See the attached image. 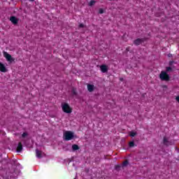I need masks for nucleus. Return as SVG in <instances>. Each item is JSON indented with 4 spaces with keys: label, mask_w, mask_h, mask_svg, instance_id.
Instances as JSON below:
<instances>
[{
    "label": "nucleus",
    "mask_w": 179,
    "mask_h": 179,
    "mask_svg": "<svg viewBox=\"0 0 179 179\" xmlns=\"http://www.w3.org/2000/svg\"><path fill=\"white\" fill-rule=\"evenodd\" d=\"M79 27H85V25H84L83 24H80L79 25Z\"/></svg>",
    "instance_id": "obj_22"
},
{
    "label": "nucleus",
    "mask_w": 179,
    "mask_h": 179,
    "mask_svg": "<svg viewBox=\"0 0 179 179\" xmlns=\"http://www.w3.org/2000/svg\"><path fill=\"white\" fill-rule=\"evenodd\" d=\"M176 101H178V103H179V96L176 97Z\"/></svg>",
    "instance_id": "obj_20"
},
{
    "label": "nucleus",
    "mask_w": 179,
    "mask_h": 179,
    "mask_svg": "<svg viewBox=\"0 0 179 179\" xmlns=\"http://www.w3.org/2000/svg\"><path fill=\"white\" fill-rule=\"evenodd\" d=\"M94 3H96V1L92 0V1H90L89 6H93V5H94Z\"/></svg>",
    "instance_id": "obj_16"
},
{
    "label": "nucleus",
    "mask_w": 179,
    "mask_h": 179,
    "mask_svg": "<svg viewBox=\"0 0 179 179\" xmlns=\"http://www.w3.org/2000/svg\"><path fill=\"white\" fill-rule=\"evenodd\" d=\"M72 150L73 151L79 150V146L78 145H76V144H74V145H72Z\"/></svg>",
    "instance_id": "obj_13"
},
{
    "label": "nucleus",
    "mask_w": 179,
    "mask_h": 179,
    "mask_svg": "<svg viewBox=\"0 0 179 179\" xmlns=\"http://www.w3.org/2000/svg\"><path fill=\"white\" fill-rule=\"evenodd\" d=\"M173 144H174V142L169 141L167 137L164 138V145H166V146H170Z\"/></svg>",
    "instance_id": "obj_5"
},
{
    "label": "nucleus",
    "mask_w": 179,
    "mask_h": 179,
    "mask_svg": "<svg viewBox=\"0 0 179 179\" xmlns=\"http://www.w3.org/2000/svg\"><path fill=\"white\" fill-rule=\"evenodd\" d=\"M0 71L1 72H8V69H6V67L2 63H0Z\"/></svg>",
    "instance_id": "obj_9"
},
{
    "label": "nucleus",
    "mask_w": 179,
    "mask_h": 179,
    "mask_svg": "<svg viewBox=\"0 0 179 179\" xmlns=\"http://www.w3.org/2000/svg\"><path fill=\"white\" fill-rule=\"evenodd\" d=\"M136 135V131H130V132H129V136L134 137V136H135Z\"/></svg>",
    "instance_id": "obj_14"
},
{
    "label": "nucleus",
    "mask_w": 179,
    "mask_h": 179,
    "mask_svg": "<svg viewBox=\"0 0 179 179\" xmlns=\"http://www.w3.org/2000/svg\"><path fill=\"white\" fill-rule=\"evenodd\" d=\"M36 157H38V159H41V157L44 156V153L38 150V149L36 150Z\"/></svg>",
    "instance_id": "obj_6"
},
{
    "label": "nucleus",
    "mask_w": 179,
    "mask_h": 179,
    "mask_svg": "<svg viewBox=\"0 0 179 179\" xmlns=\"http://www.w3.org/2000/svg\"><path fill=\"white\" fill-rule=\"evenodd\" d=\"M3 57L8 61V62H13V61H15V59H13L7 52H3Z\"/></svg>",
    "instance_id": "obj_4"
},
{
    "label": "nucleus",
    "mask_w": 179,
    "mask_h": 179,
    "mask_svg": "<svg viewBox=\"0 0 179 179\" xmlns=\"http://www.w3.org/2000/svg\"><path fill=\"white\" fill-rule=\"evenodd\" d=\"M99 13L101 14L104 13V10H103L102 8L99 9Z\"/></svg>",
    "instance_id": "obj_17"
},
{
    "label": "nucleus",
    "mask_w": 179,
    "mask_h": 179,
    "mask_svg": "<svg viewBox=\"0 0 179 179\" xmlns=\"http://www.w3.org/2000/svg\"><path fill=\"white\" fill-rule=\"evenodd\" d=\"M63 138L64 141H72L73 138H76V136L75 135V133L71 131H66L64 132Z\"/></svg>",
    "instance_id": "obj_2"
},
{
    "label": "nucleus",
    "mask_w": 179,
    "mask_h": 179,
    "mask_svg": "<svg viewBox=\"0 0 179 179\" xmlns=\"http://www.w3.org/2000/svg\"><path fill=\"white\" fill-rule=\"evenodd\" d=\"M129 148H134V146H135V143L134 141H130L129 143Z\"/></svg>",
    "instance_id": "obj_15"
},
{
    "label": "nucleus",
    "mask_w": 179,
    "mask_h": 179,
    "mask_svg": "<svg viewBox=\"0 0 179 179\" xmlns=\"http://www.w3.org/2000/svg\"><path fill=\"white\" fill-rule=\"evenodd\" d=\"M100 69H101V72H103V73H106V72H107V71H108V67L106 65H101V66H100Z\"/></svg>",
    "instance_id": "obj_8"
},
{
    "label": "nucleus",
    "mask_w": 179,
    "mask_h": 179,
    "mask_svg": "<svg viewBox=\"0 0 179 179\" xmlns=\"http://www.w3.org/2000/svg\"><path fill=\"white\" fill-rule=\"evenodd\" d=\"M159 79H161V80H165L166 82H169V80H170V76L167 74V72L162 71L159 74Z\"/></svg>",
    "instance_id": "obj_3"
},
{
    "label": "nucleus",
    "mask_w": 179,
    "mask_h": 179,
    "mask_svg": "<svg viewBox=\"0 0 179 179\" xmlns=\"http://www.w3.org/2000/svg\"><path fill=\"white\" fill-rule=\"evenodd\" d=\"M128 164V162H124V163H123V166H127Z\"/></svg>",
    "instance_id": "obj_21"
},
{
    "label": "nucleus",
    "mask_w": 179,
    "mask_h": 179,
    "mask_svg": "<svg viewBox=\"0 0 179 179\" xmlns=\"http://www.w3.org/2000/svg\"><path fill=\"white\" fill-rule=\"evenodd\" d=\"M171 67H166V72H171Z\"/></svg>",
    "instance_id": "obj_18"
},
{
    "label": "nucleus",
    "mask_w": 179,
    "mask_h": 179,
    "mask_svg": "<svg viewBox=\"0 0 179 179\" xmlns=\"http://www.w3.org/2000/svg\"><path fill=\"white\" fill-rule=\"evenodd\" d=\"M22 150H23V146L22 145V143H19L17 147V152L20 153Z\"/></svg>",
    "instance_id": "obj_11"
},
{
    "label": "nucleus",
    "mask_w": 179,
    "mask_h": 179,
    "mask_svg": "<svg viewBox=\"0 0 179 179\" xmlns=\"http://www.w3.org/2000/svg\"><path fill=\"white\" fill-rule=\"evenodd\" d=\"M10 20L13 24H17V22H19V20L15 16L10 17Z\"/></svg>",
    "instance_id": "obj_7"
},
{
    "label": "nucleus",
    "mask_w": 179,
    "mask_h": 179,
    "mask_svg": "<svg viewBox=\"0 0 179 179\" xmlns=\"http://www.w3.org/2000/svg\"><path fill=\"white\" fill-rule=\"evenodd\" d=\"M87 90H88V92H93V90H94V85L88 84L87 85Z\"/></svg>",
    "instance_id": "obj_12"
},
{
    "label": "nucleus",
    "mask_w": 179,
    "mask_h": 179,
    "mask_svg": "<svg viewBox=\"0 0 179 179\" xmlns=\"http://www.w3.org/2000/svg\"><path fill=\"white\" fill-rule=\"evenodd\" d=\"M61 107L63 113H65L66 114H71L73 110V109L72 108V107H71L69 103L66 102L62 103Z\"/></svg>",
    "instance_id": "obj_1"
},
{
    "label": "nucleus",
    "mask_w": 179,
    "mask_h": 179,
    "mask_svg": "<svg viewBox=\"0 0 179 179\" xmlns=\"http://www.w3.org/2000/svg\"><path fill=\"white\" fill-rule=\"evenodd\" d=\"M22 138H26V136H27V133H23L22 135Z\"/></svg>",
    "instance_id": "obj_19"
},
{
    "label": "nucleus",
    "mask_w": 179,
    "mask_h": 179,
    "mask_svg": "<svg viewBox=\"0 0 179 179\" xmlns=\"http://www.w3.org/2000/svg\"><path fill=\"white\" fill-rule=\"evenodd\" d=\"M143 43V39L138 38L134 41V44L136 45H139V44H142Z\"/></svg>",
    "instance_id": "obj_10"
}]
</instances>
